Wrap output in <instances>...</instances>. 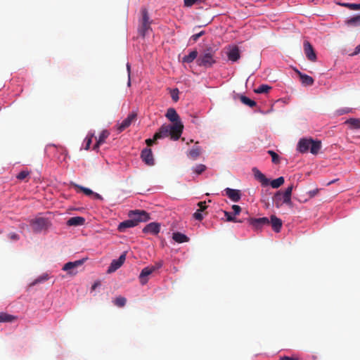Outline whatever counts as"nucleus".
<instances>
[{"label": "nucleus", "instance_id": "nucleus-36", "mask_svg": "<svg viewBox=\"0 0 360 360\" xmlns=\"http://www.w3.org/2000/svg\"><path fill=\"white\" fill-rule=\"evenodd\" d=\"M127 300L124 297H116L115 300L113 301L114 304L120 307H124L126 304Z\"/></svg>", "mask_w": 360, "mask_h": 360}, {"label": "nucleus", "instance_id": "nucleus-31", "mask_svg": "<svg viewBox=\"0 0 360 360\" xmlns=\"http://www.w3.org/2000/svg\"><path fill=\"white\" fill-rule=\"evenodd\" d=\"M240 101L243 104H245V105H248L249 107L252 108V107H255L257 105V103L255 101L249 98L248 97H247V96H245L244 95L240 96Z\"/></svg>", "mask_w": 360, "mask_h": 360}, {"label": "nucleus", "instance_id": "nucleus-5", "mask_svg": "<svg viewBox=\"0 0 360 360\" xmlns=\"http://www.w3.org/2000/svg\"><path fill=\"white\" fill-rule=\"evenodd\" d=\"M30 224L35 232L39 233L42 230L48 228V226H49V221L46 218L37 217L32 220Z\"/></svg>", "mask_w": 360, "mask_h": 360}, {"label": "nucleus", "instance_id": "nucleus-37", "mask_svg": "<svg viewBox=\"0 0 360 360\" xmlns=\"http://www.w3.org/2000/svg\"><path fill=\"white\" fill-rule=\"evenodd\" d=\"M149 29V24L141 23V25L139 28V32L141 36L144 37Z\"/></svg>", "mask_w": 360, "mask_h": 360}, {"label": "nucleus", "instance_id": "nucleus-15", "mask_svg": "<svg viewBox=\"0 0 360 360\" xmlns=\"http://www.w3.org/2000/svg\"><path fill=\"white\" fill-rule=\"evenodd\" d=\"M144 233H150L152 235H158L160 231V224L157 222H150L143 229Z\"/></svg>", "mask_w": 360, "mask_h": 360}, {"label": "nucleus", "instance_id": "nucleus-33", "mask_svg": "<svg viewBox=\"0 0 360 360\" xmlns=\"http://www.w3.org/2000/svg\"><path fill=\"white\" fill-rule=\"evenodd\" d=\"M345 123L349 124L353 129H360V119L359 118H349Z\"/></svg>", "mask_w": 360, "mask_h": 360}, {"label": "nucleus", "instance_id": "nucleus-19", "mask_svg": "<svg viewBox=\"0 0 360 360\" xmlns=\"http://www.w3.org/2000/svg\"><path fill=\"white\" fill-rule=\"evenodd\" d=\"M153 271V269L150 266L144 267L139 275L140 282L142 285H145L148 282V276L150 275Z\"/></svg>", "mask_w": 360, "mask_h": 360}, {"label": "nucleus", "instance_id": "nucleus-56", "mask_svg": "<svg viewBox=\"0 0 360 360\" xmlns=\"http://www.w3.org/2000/svg\"><path fill=\"white\" fill-rule=\"evenodd\" d=\"M100 285H101L100 281H97L94 282V283L91 286V290H96V288H98Z\"/></svg>", "mask_w": 360, "mask_h": 360}, {"label": "nucleus", "instance_id": "nucleus-6", "mask_svg": "<svg viewBox=\"0 0 360 360\" xmlns=\"http://www.w3.org/2000/svg\"><path fill=\"white\" fill-rule=\"evenodd\" d=\"M248 221L254 230H261L264 226H268L270 224L268 217H264L260 218H250Z\"/></svg>", "mask_w": 360, "mask_h": 360}, {"label": "nucleus", "instance_id": "nucleus-38", "mask_svg": "<svg viewBox=\"0 0 360 360\" xmlns=\"http://www.w3.org/2000/svg\"><path fill=\"white\" fill-rule=\"evenodd\" d=\"M142 23L150 25V22L149 20V16H148V11L146 9L142 10Z\"/></svg>", "mask_w": 360, "mask_h": 360}, {"label": "nucleus", "instance_id": "nucleus-48", "mask_svg": "<svg viewBox=\"0 0 360 360\" xmlns=\"http://www.w3.org/2000/svg\"><path fill=\"white\" fill-rule=\"evenodd\" d=\"M204 34L205 31H201L197 34H194L191 37V39H192L193 41H196Z\"/></svg>", "mask_w": 360, "mask_h": 360}, {"label": "nucleus", "instance_id": "nucleus-24", "mask_svg": "<svg viewBox=\"0 0 360 360\" xmlns=\"http://www.w3.org/2000/svg\"><path fill=\"white\" fill-rule=\"evenodd\" d=\"M172 239L178 243H186L189 240V238L181 232L174 233L172 235Z\"/></svg>", "mask_w": 360, "mask_h": 360}, {"label": "nucleus", "instance_id": "nucleus-12", "mask_svg": "<svg viewBox=\"0 0 360 360\" xmlns=\"http://www.w3.org/2000/svg\"><path fill=\"white\" fill-rule=\"evenodd\" d=\"M224 192L232 202H238L241 199L242 193L240 190L226 188Z\"/></svg>", "mask_w": 360, "mask_h": 360}, {"label": "nucleus", "instance_id": "nucleus-13", "mask_svg": "<svg viewBox=\"0 0 360 360\" xmlns=\"http://www.w3.org/2000/svg\"><path fill=\"white\" fill-rule=\"evenodd\" d=\"M136 113L132 112L129 113L127 117L120 124H118L117 130L119 132L124 131L126 128L129 127L131 122L136 119Z\"/></svg>", "mask_w": 360, "mask_h": 360}, {"label": "nucleus", "instance_id": "nucleus-29", "mask_svg": "<svg viewBox=\"0 0 360 360\" xmlns=\"http://www.w3.org/2000/svg\"><path fill=\"white\" fill-rule=\"evenodd\" d=\"M200 154V148L198 146H195L189 150L188 155L192 159L195 160Z\"/></svg>", "mask_w": 360, "mask_h": 360}, {"label": "nucleus", "instance_id": "nucleus-52", "mask_svg": "<svg viewBox=\"0 0 360 360\" xmlns=\"http://www.w3.org/2000/svg\"><path fill=\"white\" fill-rule=\"evenodd\" d=\"M127 70L128 72V82L127 85L128 86H130L131 85V78H130V74H131V65L129 63H127Z\"/></svg>", "mask_w": 360, "mask_h": 360}, {"label": "nucleus", "instance_id": "nucleus-42", "mask_svg": "<svg viewBox=\"0 0 360 360\" xmlns=\"http://www.w3.org/2000/svg\"><path fill=\"white\" fill-rule=\"evenodd\" d=\"M30 172L27 170H22L20 173L18 174L16 178L19 180L25 179L27 176H29Z\"/></svg>", "mask_w": 360, "mask_h": 360}, {"label": "nucleus", "instance_id": "nucleus-34", "mask_svg": "<svg viewBox=\"0 0 360 360\" xmlns=\"http://www.w3.org/2000/svg\"><path fill=\"white\" fill-rule=\"evenodd\" d=\"M15 319V317L12 315L6 313H0V323L11 322Z\"/></svg>", "mask_w": 360, "mask_h": 360}, {"label": "nucleus", "instance_id": "nucleus-58", "mask_svg": "<svg viewBox=\"0 0 360 360\" xmlns=\"http://www.w3.org/2000/svg\"><path fill=\"white\" fill-rule=\"evenodd\" d=\"M280 360H295V359L292 357L284 356L281 357Z\"/></svg>", "mask_w": 360, "mask_h": 360}, {"label": "nucleus", "instance_id": "nucleus-44", "mask_svg": "<svg viewBox=\"0 0 360 360\" xmlns=\"http://www.w3.org/2000/svg\"><path fill=\"white\" fill-rule=\"evenodd\" d=\"M193 217L198 221H202L203 219V215L201 210H198L195 212L193 213Z\"/></svg>", "mask_w": 360, "mask_h": 360}, {"label": "nucleus", "instance_id": "nucleus-10", "mask_svg": "<svg viewBox=\"0 0 360 360\" xmlns=\"http://www.w3.org/2000/svg\"><path fill=\"white\" fill-rule=\"evenodd\" d=\"M165 116L170 122H173V124L179 123L181 129H184V125L182 124V122L181 121L180 117L174 108H169L167 110Z\"/></svg>", "mask_w": 360, "mask_h": 360}, {"label": "nucleus", "instance_id": "nucleus-49", "mask_svg": "<svg viewBox=\"0 0 360 360\" xmlns=\"http://www.w3.org/2000/svg\"><path fill=\"white\" fill-rule=\"evenodd\" d=\"M171 96H172V98L174 101H177L179 100V90H178V89H173Z\"/></svg>", "mask_w": 360, "mask_h": 360}, {"label": "nucleus", "instance_id": "nucleus-57", "mask_svg": "<svg viewBox=\"0 0 360 360\" xmlns=\"http://www.w3.org/2000/svg\"><path fill=\"white\" fill-rule=\"evenodd\" d=\"M155 139H154V138H153V139H146V144H147L148 146H152V145H153V143H154V141H155Z\"/></svg>", "mask_w": 360, "mask_h": 360}, {"label": "nucleus", "instance_id": "nucleus-14", "mask_svg": "<svg viewBox=\"0 0 360 360\" xmlns=\"http://www.w3.org/2000/svg\"><path fill=\"white\" fill-rule=\"evenodd\" d=\"M274 202L276 207H280L283 204L292 205L291 198H289V200H285L284 193L280 191L274 195Z\"/></svg>", "mask_w": 360, "mask_h": 360}, {"label": "nucleus", "instance_id": "nucleus-20", "mask_svg": "<svg viewBox=\"0 0 360 360\" xmlns=\"http://www.w3.org/2000/svg\"><path fill=\"white\" fill-rule=\"evenodd\" d=\"M269 221L274 232L279 233L283 224L281 219L275 215H271Z\"/></svg>", "mask_w": 360, "mask_h": 360}, {"label": "nucleus", "instance_id": "nucleus-63", "mask_svg": "<svg viewBox=\"0 0 360 360\" xmlns=\"http://www.w3.org/2000/svg\"><path fill=\"white\" fill-rule=\"evenodd\" d=\"M70 274H72V272H69ZM73 274H76V272H74Z\"/></svg>", "mask_w": 360, "mask_h": 360}, {"label": "nucleus", "instance_id": "nucleus-62", "mask_svg": "<svg viewBox=\"0 0 360 360\" xmlns=\"http://www.w3.org/2000/svg\"><path fill=\"white\" fill-rule=\"evenodd\" d=\"M333 182H334V181L329 182L328 184H331Z\"/></svg>", "mask_w": 360, "mask_h": 360}, {"label": "nucleus", "instance_id": "nucleus-9", "mask_svg": "<svg viewBox=\"0 0 360 360\" xmlns=\"http://www.w3.org/2000/svg\"><path fill=\"white\" fill-rule=\"evenodd\" d=\"M126 259V252H123L118 259H113L108 269V273H112L122 266Z\"/></svg>", "mask_w": 360, "mask_h": 360}, {"label": "nucleus", "instance_id": "nucleus-21", "mask_svg": "<svg viewBox=\"0 0 360 360\" xmlns=\"http://www.w3.org/2000/svg\"><path fill=\"white\" fill-rule=\"evenodd\" d=\"M85 219L82 217H72L68 220L67 225L70 226H77L83 225Z\"/></svg>", "mask_w": 360, "mask_h": 360}, {"label": "nucleus", "instance_id": "nucleus-47", "mask_svg": "<svg viewBox=\"0 0 360 360\" xmlns=\"http://www.w3.org/2000/svg\"><path fill=\"white\" fill-rule=\"evenodd\" d=\"M201 0H184V6L186 7H191L193 4Z\"/></svg>", "mask_w": 360, "mask_h": 360}, {"label": "nucleus", "instance_id": "nucleus-40", "mask_svg": "<svg viewBox=\"0 0 360 360\" xmlns=\"http://www.w3.org/2000/svg\"><path fill=\"white\" fill-rule=\"evenodd\" d=\"M293 186L291 185L285 188L284 193V197L285 200H289V198H291L292 191Z\"/></svg>", "mask_w": 360, "mask_h": 360}, {"label": "nucleus", "instance_id": "nucleus-17", "mask_svg": "<svg viewBox=\"0 0 360 360\" xmlns=\"http://www.w3.org/2000/svg\"><path fill=\"white\" fill-rule=\"evenodd\" d=\"M136 226H137L136 221L130 218L129 219L124 220L120 223L117 229L120 232H124L127 229L135 227Z\"/></svg>", "mask_w": 360, "mask_h": 360}, {"label": "nucleus", "instance_id": "nucleus-25", "mask_svg": "<svg viewBox=\"0 0 360 360\" xmlns=\"http://www.w3.org/2000/svg\"><path fill=\"white\" fill-rule=\"evenodd\" d=\"M348 26L359 27L360 26V14L349 18L345 21Z\"/></svg>", "mask_w": 360, "mask_h": 360}, {"label": "nucleus", "instance_id": "nucleus-45", "mask_svg": "<svg viewBox=\"0 0 360 360\" xmlns=\"http://www.w3.org/2000/svg\"><path fill=\"white\" fill-rule=\"evenodd\" d=\"M8 238L11 240H13V241H17L20 239V236L18 233H8Z\"/></svg>", "mask_w": 360, "mask_h": 360}, {"label": "nucleus", "instance_id": "nucleus-60", "mask_svg": "<svg viewBox=\"0 0 360 360\" xmlns=\"http://www.w3.org/2000/svg\"><path fill=\"white\" fill-rule=\"evenodd\" d=\"M342 6L348 8V5H350V3H344L341 4Z\"/></svg>", "mask_w": 360, "mask_h": 360}, {"label": "nucleus", "instance_id": "nucleus-50", "mask_svg": "<svg viewBox=\"0 0 360 360\" xmlns=\"http://www.w3.org/2000/svg\"><path fill=\"white\" fill-rule=\"evenodd\" d=\"M348 8L353 11H357L360 10V3L359 4H352L350 3V5H348Z\"/></svg>", "mask_w": 360, "mask_h": 360}, {"label": "nucleus", "instance_id": "nucleus-28", "mask_svg": "<svg viewBox=\"0 0 360 360\" xmlns=\"http://www.w3.org/2000/svg\"><path fill=\"white\" fill-rule=\"evenodd\" d=\"M353 110H354L353 108H349V107L340 108L335 111L334 115L337 116V117L341 116L345 114H348V113L352 112Z\"/></svg>", "mask_w": 360, "mask_h": 360}, {"label": "nucleus", "instance_id": "nucleus-35", "mask_svg": "<svg viewBox=\"0 0 360 360\" xmlns=\"http://www.w3.org/2000/svg\"><path fill=\"white\" fill-rule=\"evenodd\" d=\"M73 186L75 188H78L86 195H88V196L93 195L94 191L91 189H90L89 188H86V187H84V186H80V185H78V184H73Z\"/></svg>", "mask_w": 360, "mask_h": 360}, {"label": "nucleus", "instance_id": "nucleus-3", "mask_svg": "<svg viewBox=\"0 0 360 360\" xmlns=\"http://www.w3.org/2000/svg\"><path fill=\"white\" fill-rule=\"evenodd\" d=\"M214 55L215 51L213 48L208 47L205 49L197 58V65L205 68H210L212 67L217 63Z\"/></svg>", "mask_w": 360, "mask_h": 360}, {"label": "nucleus", "instance_id": "nucleus-26", "mask_svg": "<svg viewBox=\"0 0 360 360\" xmlns=\"http://www.w3.org/2000/svg\"><path fill=\"white\" fill-rule=\"evenodd\" d=\"M110 133L108 130H103L98 136V139L96 141V143L94 146V148H98L100 145L103 144L105 142V140L109 136Z\"/></svg>", "mask_w": 360, "mask_h": 360}, {"label": "nucleus", "instance_id": "nucleus-11", "mask_svg": "<svg viewBox=\"0 0 360 360\" xmlns=\"http://www.w3.org/2000/svg\"><path fill=\"white\" fill-rule=\"evenodd\" d=\"M141 158L143 162L149 166H153L155 164V160L150 148H146L143 149L141 153Z\"/></svg>", "mask_w": 360, "mask_h": 360}, {"label": "nucleus", "instance_id": "nucleus-18", "mask_svg": "<svg viewBox=\"0 0 360 360\" xmlns=\"http://www.w3.org/2000/svg\"><path fill=\"white\" fill-rule=\"evenodd\" d=\"M86 259L83 258L82 259L76 260V261H74V262H67L63 266L62 269H63V271H70L71 270H73L75 268H76V267H77L79 266L82 265Z\"/></svg>", "mask_w": 360, "mask_h": 360}, {"label": "nucleus", "instance_id": "nucleus-51", "mask_svg": "<svg viewBox=\"0 0 360 360\" xmlns=\"http://www.w3.org/2000/svg\"><path fill=\"white\" fill-rule=\"evenodd\" d=\"M232 210L233 211V214L234 215L239 214L240 211H241L240 207L239 205H232Z\"/></svg>", "mask_w": 360, "mask_h": 360}, {"label": "nucleus", "instance_id": "nucleus-59", "mask_svg": "<svg viewBox=\"0 0 360 360\" xmlns=\"http://www.w3.org/2000/svg\"><path fill=\"white\" fill-rule=\"evenodd\" d=\"M317 191H318L317 189L316 190L310 191H309V194H310L311 196H314L316 194Z\"/></svg>", "mask_w": 360, "mask_h": 360}, {"label": "nucleus", "instance_id": "nucleus-53", "mask_svg": "<svg viewBox=\"0 0 360 360\" xmlns=\"http://www.w3.org/2000/svg\"><path fill=\"white\" fill-rule=\"evenodd\" d=\"M206 202H199L198 203V205L200 207V209L198 210H201V212H203L207 209Z\"/></svg>", "mask_w": 360, "mask_h": 360}, {"label": "nucleus", "instance_id": "nucleus-4", "mask_svg": "<svg viewBox=\"0 0 360 360\" xmlns=\"http://www.w3.org/2000/svg\"><path fill=\"white\" fill-rule=\"evenodd\" d=\"M252 172L255 179L259 181L262 186H267L270 184L273 188H278L283 185L285 181L283 176H280L276 179L270 181L257 167H254L252 169Z\"/></svg>", "mask_w": 360, "mask_h": 360}, {"label": "nucleus", "instance_id": "nucleus-22", "mask_svg": "<svg viewBox=\"0 0 360 360\" xmlns=\"http://www.w3.org/2000/svg\"><path fill=\"white\" fill-rule=\"evenodd\" d=\"M296 72L299 75V76L300 77V79H301V82H302V84L303 85L311 86V85H312L314 84V79L311 76L307 75L304 74V73H302L298 70H296Z\"/></svg>", "mask_w": 360, "mask_h": 360}, {"label": "nucleus", "instance_id": "nucleus-30", "mask_svg": "<svg viewBox=\"0 0 360 360\" xmlns=\"http://www.w3.org/2000/svg\"><path fill=\"white\" fill-rule=\"evenodd\" d=\"M49 278L48 274H43L42 275L38 276L36 279H34L31 283L30 286H34L37 284L43 283L46 281H47Z\"/></svg>", "mask_w": 360, "mask_h": 360}, {"label": "nucleus", "instance_id": "nucleus-39", "mask_svg": "<svg viewBox=\"0 0 360 360\" xmlns=\"http://www.w3.org/2000/svg\"><path fill=\"white\" fill-rule=\"evenodd\" d=\"M206 169L205 165L202 164L197 165L195 167H193V172H195L198 174H200L202 173Z\"/></svg>", "mask_w": 360, "mask_h": 360}, {"label": "nucleus", "instance_id": "nucleus-41", "mask_svg": "<svg viewBox=\"0 0 360 360\" xmlns=\"http://www.w3.org/2000/svg\"><path fill=\"white\" fill-rule=\"evenodd\" d=\"M268 153L271 156L272 158V162L275 164H277L279 162V156L276 153H275L273 150H269Z\"/></svg>", "mask_w": 360, "mask_h": 360}, {"label": "nucleus", "instance_id": "nucleus-61", "mask_svg": "<svg viewBox=\"0 0 360 360\" xmlns=\"http://www.w3.org/2000/svg\"><path fill=\"white\" fill-rule=\"evenodd\" d=\"M51 146H55V145H47L46 146V149H48L49 148L51 147Z\"/></svg>", "mask_w": 360, "mask_h": 360}, {"label": "nucleus", "instance_id": "nucleus-8", "mask_svg": "<svg viewBox=\"0 0 360 360\" xmlns=\"http://www.w3.org/2000/svg\"><path fill=\"white\" fill-rule=\"evenodd\" d=\"M226 56L229 60L232 63L238 61L240 58V53L238 47L236 45H230L226 48Z\"/></svg>", "mask_w": 360, "mask_h": 360}, {"label": "nucleus", "instance_id": "nucleus-46", "mask_svg": "<svg viewBox=\"0 0 360 360\" xmlns=\"http://www.w3.org/2000/svg\"><path fill=\"white\" fill-rule=\"evenodd\" d=\"M163 266V262L162 260H160L155 263L154 265L150 266L152 269H153V271H155L156 270L160 269Z\"/></svg>", "mask_w": 360, "mask_h": 360}, {"label": "nucleus", "instance_id": "nucleus-23", "mask_svg": "<svg viewBox=\"0 0 360 360\" xmlns=\"http://www.w3.org/2000/svg\"><path fill=\"white\" fill-rule=\"evenodd\" d=\"M198 52L196 49H194L191 51H190V53L188 54V55H185L183 58H182V63H191L192 62H193L194 60H197V58H198Z\"/></svg>", "mask_w": 360, "mask_h": 360}, {"label": "nucleus", "instance_id": "nucleus-32", "mask_svg": "<svg viewBox=\"0 0 360 360\" xmlns=\"http://www.w3.org/2000/svg\"><path fill=\"white\" fill-rule=\"evenodd\" d=\"M94 136V133L89 132L87 136L84 140L83 148L85 150H89L90 145L92 142V138Z\"/></svg>", "mask_w": 360, "mask_h": 360}, {"label": "nucleus", "instance_id": "nucleus-1", "mask_svg": "<svg viewBox=\"0 0 360 360\" xmlns=\"http://www.w3.org/2000/svg\"><path fill=\"white\" fill-rule=\"evenodd\" d=\"M183 129L179 124H162L154 134V139H162L170 136L171 139L177 141L181 136Z\"/></svg>", "mask_w": 360, "mask_h": 360}, {"label": "nucleus", "instance_id": "nucleus-2", "mask_svg": "<svg viewBox=\"0 0 360 360\" xmlns=\"http://www.w3.org/2000/svg\"><path fill=\"white\" fill-rule=\"evenodd\" d=\"M321 148V142L318 140H314L311 138H302L297 144V150L300 153H305L310 150L313 155L319 153Z\"/></svg>", "mask_w": 360, "mask_h": 360}, {"label": "nucleus", "instance_id": "nucleus-54", "mask_svg": "<svg viewBox=\"0 0 360 360\" xmlns=\"http://www.w3.org/2000/svg\"><path fill=\"white\" fill-rule=\"evenodd\" d=\"M360 53V44L356 46L354 52L351 54L352 56H356Z\"/></svg>", "mask_w": 360, "mask_h": 360}, {"label": "nucleus", "instance_id": "nucleus-7", "mask_svg": "<svg viewBox=\"0 0 360 360\" xmlns=\"http://www.w3.org/2000/svg\"><path fill=\"white\" fill-rule=\"evenodd\" d=\"M129 217L136 221L138 224L139 222H146L150 219V215L144 210H132L129 212Z\"/></svg>", "mask_w": 360, "mask_h": 360}, {"label": "nucleus", "instance_id": "nucleus-27", "mask_svg": "<svg viewBox=\"0 0 360 360\" xmlns=\"http://www.w3.org/2000/svg\"><path fill=\"white\" fill-rule=\"evenodd\" d=\"M271 89V86L266 84H262L260 86H259L257 89H255L254 90V92L258 94H266L268 93Z\"/></svg>", "mask_w": 360, "mask_h": 360}, {"label": "nucleus", "instance_id": "nucleus-43", "mask_svg": "<svg viewBox=\"0 0 360 360\" xmlns=\"http://www.w3.org/2000/svg\"><path fill=\"white\" fill-rule=\"evenodd\" d=\"M224 215L226 217V220L228 221L236 222V219L235 215L228 211H224Z\"/></svg>", "mask_w": 360, "mask_h": 360}, {"label": "nucleus", "instance_id": "nucleus-55", "mask_svg": "<svg viewBox=\"0 0 360 360\" xmlns=\"http://www.w3.org/2000/svg\"><path fill=\"white\" fill-rule=\"evenodd\" d=\"M93 196L96 200H103V198L98 193L94 192Z\"/></svg>", "mask_w": 360, "mask_h": 360}, {"label": "nucleus", "instance_id": "nucleus-16", "mask_svg": "<svg viewBox=\"0 0 360 360\" xmlns=\"http://www.w3.org/2000/svg\"><path fill=\"white\" fill-rule=\"evenodd\" d=\"M304 50L305 55L309 60H310L311 61L316 60V53L314 51L312 46L307 41H305L304 42Z\"/></svg>", "mask_w": 360, "mask_h": 360}]
</instances>
